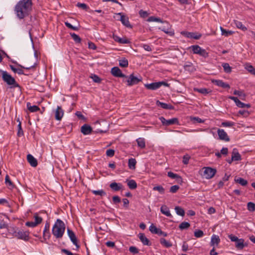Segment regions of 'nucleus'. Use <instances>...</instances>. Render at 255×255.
I'll return each mask as SVG.
<instances>
[{"instance_id": "4c0bfd02", "label": "nucleus", "mask_w": 255, "mask_h": 255, "mask_svg": "<svg viewBox=\"0 0 255 255\" xmlns=\"http://www.w3.org/2000/svg\"><path fill=\"white\" fill-rule=\"evenodd\" d=\"M71 36L73 39L76 43H80L81 42V38L80 36L75 34V33H70Z\"/></svg>"}, {"instance_id": "7c9ffc66", "label": "nucleus", "mask_w": 255, "mask_h": 255, "mask_svg": "<svg viewBox=\"0 0 255 255\" xmlns=\"http://www.w3.org/2000/svg\"><path fill=\"white\" fill-rule=\"evenodd\" d=\"M136 163V161L135 158H129L128 161V166L129 168L130 169H134L135 168Z\"/></svg>"}, {"instance_id": "5fc2aeb1", "label": "nucleus", "mask_w": 255, "mask_h": 255, "mask_svg": "<svg viewBox=\"0 0 255 255\" xmlns=\"http://www.w3.org/2000/svg\"><path fill=\"white\" fill-rule=\"evenodd\" d=\"M232 71V68L230 66L229 64L227 63H224V72L230 73Z\"/></svg>"}, {"instance_id": "864d4df0", "label": "nucleus", "mask_w": 255, "mask_h": 255, "mask_svg": "<svg viewBox=\"0 0 255 255\" xmlns=\"http://www.w3.org/2000/svg\"><path fill=\"white\" fill-rule=\"evenodd\" d=\"M203 235L204 233L201 230H197L194 232V236L196 238H201L203 236Z\"/></svg>"}, {"instance_id": "a211bd4d", "label": "nucleus", "mask_w": 255, "mask_h": 255, "mask_svg": "<svg viewBox=\"0 0 255 255\" xmlns=\"http://www.w3.org/2000/svg\"><path fill=\"white\" fill-rule=\"evenodd\" d=\"M27 160L30 165L32 167H36L37 165V161L31 154L27 155Z\"/></svg>"}, {"instance_id": "0eeeda50", "label": "nucleus", "mask_w": 255, "mask_h": 255, "mask_svg": "<svg viewBox=\"0 0 255 255\" xmlns=\"http://www.w3.org/2000/svg\"><path fill=\"white\" fill-rule=\"evenodd\" d=\"M159 119L163 126H168L172 125H179L178 120L176 118L166 120L163 117H160Z\"/></svg>"}, {"instance_id": "69168bd1", "label": "nucleus", "mask_w": 255, "mask_h": 255, "mask_svg": "<svg viewBox=\"0 0 255 255\" xmlns=\"http://www.w3.org/2000/svg\"><path fill=\"white\" fill-rule=\"evenodd\" d=\"M217 132H218V135L219 136V138L221 140H223V129H218Z\"/></svg>"}, {"instance_id": "79ce46f5", "label": "nucleus", "mask_w": 255, "mask_h": 255, "mask_svg": "<svg viewBox=\"0 0 255 255\" xmlns=\"http://www.w3.org/2000/svg\"><path fill=\"white\" fill-rule=\"evenodd\" d=\"M236 105L241 108H250L251 107V105L249 104H245L240 101L239 102H238V103L236 104Z\"/></svg>"}, {"instance_id": "473e14b6", "label": "nucleus", "mask_w": 255, "mask_h": 255, "mask_svg": "<svg viewBox=\"0 0 255 255\" xmlns=\"http://www.w3.org/2000/svg\"><path fill=\"white\" fill-rule=\"evenodd\" d=\"M137 145L141 148H144L145 147V139L143 138L139 137L136 139Z\"/></svg>"}, {"instance_id": "603ef678", "label": "nucleus", "mask_w": 255, "mask_h": 255, "mask_svg": "<svg viewBox=\"0 0 255 255\" xmlns=\"http://www.w3.org/2000/svg\"><path fill=\"white\" fill-rule=\"evenodd\" d=\"M242 115L244 117H247L249 116L250 113L249 111L245 110H240L238 112V115Z\"/></svg>"}, {"instance_id": "a19ab883", "label": "nucleus", "mask_w": 255, "mask_h": 255, "mask_svg": "<svg viewBox=\"0 0 255 255\" xmlns=\"http://www.w3.org/2000/svg\"><path fill=\"white\" fill-rule=\"evenodd\" d=\"M34 218L35 219L34 223L36 224L37 226L40 224L42 221V218L38 216V213H36L34 214Z\"/></svg>"}, {"instance_id": "09e8293b", "label": "nucleus", "mask_w": 255, "mask_h": 255, "mask_svg": "<svg viewBox=\"0 0 255 255\" xmlns=\"http://www.w3.org/2000/svg\"><path fill=\"white\" fill-rule=\"evenodd\" d=\"M234 94L238 95L242 100H244L246 97V95L242 91L235 90Z\"/></svg>"}, {"instance_id": "ea45409f", "label": "nucleus", "mask_w": 255, "mask_h": 255, "mask_svg": "<svg viewBox=\"0 0 255 255\" xmlns=\"http://www.w3.org/2000/svg\"><path fill=\"white\" fill-rule=\"evenodd\" d=\"M91 192L95 195H100L101 196H103L106 195L105 191L102 189L99 190H92Z\"/></svg>"}, {"instance_id": "f3484780", "label": "nucleus", "mask_w": 255, "mask_h": 255, "mask_svg": "<svg viewBox=\"0 0 255 255\" xmlns=\"http://www.w3.org/2000/svg\"><path fill=\"white\" fill-rule=\"evenodd\" d=\"M50 224L49 223L46 222L43 233V237L45 240L46 238H49L50 235L49 233Z\"/></svg>"}, {"instance_id": "052dcab7", "label": "nucleus", "mask_w": 255, "mask_h": 255, "mask_svg": "<svg viewBox=\"0 0 255 255\" xmlns=\"http://www.w3.org/2000/svg\"><path fill=\"white\" fill-rule=\"evenodd\" d=\"M179 189L178 185L172 186L170 188V192L173 193H176Z\"/></svg>"}, {"instance_id": "e433bc0d", "label": "nucleus", "mask_w": 255, "mask_h": 255, "mask_svg": "<svg viewBox=\"0 0 255 255\" xmlns=\"http://www.w3.org/2000/svg\"><path fill=\"white\" fill-rule=\"evenodd\" d=\"M175 210L176 211V213L177 215L181 216H184L185 215V212L184 209L179 206H176L175 208Z\"/></svg>"}, {"instance_id": "72a5a7b5", "label": "nucleus", "mask_w": 255, "mask_h": 255, "mask_svg": "<svg viewBox=\"0 0 255 255\" xmlns=\"http://www.w3.org/2000/svg\"><path fill=\"white\" fill-rule=\"evenodd\" d=\"M119 66L121 67L126 68L127 67L128 65V60L125 58H123L119 60Z\"/></svg>"}, {"instance_id": "338daca9", "label": "nucleus", "mask_w": 255, "mask_h": 255, "mask_svg": "<svg viewBox=\"0 0 255 255\" xmlns=\"http://www.w3.org/2000/svg\"><path fill=\"white\" fill-rule=\"evenodd\" d=\"M8 228V225L3 221H0V229H6Z\"/></svg>"}, {"instance_id": "9b49d317", "label": "nucleus", "mask_w": 255, "mask_h": 255, "mask_svg": "<svg viewBox=\"0 0 255 255\" xmlns=\"http://www.w3.org/2000/svg\"><path fill=\"white\" fill-rule=\"evenodd\" d=\"M117 15H119L120 16V20L121 21L122 23L126 27L131 28V25H130L128 17L125 15H124L123 13L120 12L117 13Z\"/></svg>"}, {"instance_id": "c756f323", "label": "nucleus", "mask_w": 255, "mask_h": 255, "mask_svg": "<svg viewBox=\"0 0 255 255\" xmlns=\"http://www.w3.org/2000/svg\"><path fill=\"white\" fill-rule=\"evenodd\" d=\"M26 106L28 110L30 112H36L40 110V109L38 106L35 105L31 106V104L29 102L27 103Z\"/></svg>"}, {"instance_id": "bf43d9fd", "label": "nucleus", "mask_w": 255, "mask_h": 255, "mask_svg": "<svg viewBox=\"0 0 255 255\" xmlns=\"http://www.w3.org/2000/svg\"><path fill=\"white\" fill-rule=\"evenodd\" d=\"M139 14L140 17L142 18H145L148 16V13L146 11H144L143 10H140L139 11Z\"/></svg>"}, {"instance_id": "7ed1b4c3", "label": "nucleus", "mask_w": 255, "mask_h": 255, "mask_svg": "<svg viewBox=\"0 0 255 255\" xmlns=\"http://www.w3.org/2000/svg\"><path fill=\"white\" fill-rule=\"evenodd\" d=\"M2 80L8 85L10 86V88L19 87V85L16 83L15 80L6 71L1 70Z\"/></svg>"}, {"instance_id": "4be33fe9", "label": "nucleus", "mask_w": 255, "mask_h": 255, "mask_svg": "<svg viewBox=\"0 0 255 255\" xmlns=\"http://www.w3.org/2000/svg\"><path fill=\"white\" fill-rule=\"evenodd\" d=\"M156 105L158 106H160L162 108L167 110H173L174 107L170 104H167L161 102L159 101H157Z\"/></svg>"}, {"instance_id": "c03bdc74", "label": "nucleus", "mask_w": 255, "mask_h": 255, "mask_svg": "<svg viewBox=\"0 0 255 255\" xmlns=\"http://www.w3.org/2000/svg\"><path fill=\"white\" fill-rule=\"evenodd\" d=\"M17 121L19 122V124L17 126V127H18L17 135L18 136H21L23 135V131L22 129L21 124L19 120H18Z\"/></svg>"}, {"instance_id": "c85d7f7f", "label": "nucleus", "mask_w": 255, "mask_h": 255, "mask_svg": "<svg viewBox=\"0 0 255 255\" xmlns=\"http://www.w3.org/2000/svg\"><path fill=\"white\" fill-rule=\"evenodd\" d=\"M127 182L129 189L133 190L136 188L137 184L134 180H127Z\"/></svg>"}, {"instance_id": "ddd939ff", "label": "nucleus", "mask_w": 255, "mask_h": 255, "mask_svg": "<svg viewBox=\"0 0 255 255\" xmlns=\"http://www.w3.org/2000/svg\"><path fill=\"white\" fill-rule=\"evenodd\" d=\"M81 131L84 135H88L91 133L92 128L87 124H84L81 128Z\"/></svg>"}, {"instance_id": "37998d69", "label": "nucleus", "mask_w": 255, "mask_h": 255, "mask_svg": "<svg viewBox=\"0 0 255 255\" xmlns=\"http://www.w3.org/2000/svg\"><path fill=\"white\" fill-rule=\"evenodd\" d=\"M10 67L12 71L14 72V73H17L19 75H22L24 74L23 71L21 69H17L15 68L13 66L10 65Z\"/></svg>"}, {"instance_id": "49530a36", "label": "nucleus", "mask_w": 255, "mask_h": 255, "mask_svg": "<svg viewBox=\"0 0 255 255\" xmlns=\"http://www.w3.org/2000/svg\"><path fill=\"white\" fill-rule=\"evenodd\" d=\"M248 209L250 212H254L255 211V204L253 202H250L247 205Z\"/></svg>"}, {"instance_id": "f8f14e48", "label": "nucleus", "mask_w": 255, "mask_h": 255, "mask_svg": "<svg viewBox=\"0 0 255 255\" xmlns=\"http://www.w3.org/2000/svg\"><path fill=\"white\" fill-rule=\"evenodd\" d=\"M111 73L115 77L127 78V76L122 73L121 70L118 67H114L112 68L111 69Z\"/></svg>"}, {"instance_id": "412c9836", "label": "nucleus", "mask_w": 255, "mask_h": 255, "mask_svg": "<svg viewBox=\"0 0 255 255\" xmlns=\"http://www.w3.org/2000/svg\"><path fill=\"white\" fill-rule=\"evenodd\" d=\"M242 159L241 156L238 152L237 149L234 148L232 154V160L239 161Z\"/></svg>"}, {"instance_id": "de8ad7c7", "label": "nucleus", "mask_w": 255, "mask_h": 255, "mask_svg": "<svg viewBox=\"0 0 255 255\" xmlns=\"http://www.w3.org/2000/svg\"><path fill=\"white\" fill-rule=\"evenodd\" d=\"M149 230L152 234H157L159 228H156L153 224H151L149 228Z\"/></svg>"}, {"instance_id": "58836bf2", "label": "nucleus", "mask_w": 255, "mask_h": 255, "mask_svg": "<svg viewBox=\"0 0 255 255\" xmlns=\"http://www.w3.org/2000/svg\"><path fill=\"white\" fill-rule=\"evenodd\" d=\"M190 226V224L188 222H183L179 226V228L181 230L187 229Z\"/></svg>"}, {"instance_id": "f704fd0d", "label": "nucleus", "mask_w": 255, "mask_h": 255, "mask_svg": "<svg viewBox=\"0 0 255 255\" xmlns=\"http://www.w3.org/2000/svg\"><path fill=\"white\" fill-rule=\"evenodd\" d=\"M167 175L168 177L172 179H176L178 181H181L182 178L179 175L171 171L167 173Z\"/></svg>"}, {"instance_id": "423d86ee", "label": "nucleus", "mask_w": 255, "mask_h": 255, "mask_svg": "<svg viewBox=\"0 0 255 255\" xmlns=\"http://www.w3.org/2000/svg\"><path fill=\"white\" fill-rule=\"evenodd\" d=\"M203 176L206 179H210L212 178L216 172V170L209 167H205L203 168Z\"/></svg>"}, {"instance_id": "2eb2a0df", "label": "nucleus", "mask_w": 255, "mask_h": 255, "mask_svg": "<svg viewBox=\"0 0 255 255\" xmlns=\"http://www.w3.org/2000/svg\"><path fill=\"white\" fill-rule=\"evenodd\" d=\"M248 246V244L245 243V241L243 239H238L236 242H235V247L239 250H242L245 247Z\"/></svg>"}, {"instance_id": "bb28decb", "label": "nucleus", "mask_w": 255, "mask_h": 255, "mask_svg": "<svg viewBox=\"0 0 255 255\" xmlns=\"http://www.w3.org/2000/svg\"><path fill=\"white\" fill-rule=\"evenodd\" d=\"M160 244L164 247L168 248L172 246V244L171 242L167 241L165 239L162 238L159 240Z\"/></svg>"}, {"instance_id": "b1692460", "label": "nucleus", "mask_w": 255, "mask_h": 255, "mask_svg": "<svg viewBox=\"0 0 255 255\" xmlns=\"http://www.w3.org/2000/svg\"><path fill=\"white\" fill-rule=\"evenodd\" d=\"M160 211L162 214L165 215L167 217H172V215L170 212L169 208L166 205H162L161 207Z\"/></svg>"}, {"instance_id": "6e6d98bb", "label": "nucleus", "mask_w": 255, "mask_h": 255, "mask_svg": "<svg viewBox=\"0 0 255 255\" xmlns=\"http://www.w3.org/2000/svg\"><path fill=\"white\" fill-rule=\"evenodd\" d=\"M212 83L216 85L220 86L221 87H223V82L222 80H213Z\"/></svg>"}, {"instance_id": "1a4fd4ad", "label": "nucleus", "mask_w": 255, "mask_h": 255, "mask_svg": "<svg viewBox=\"0 0 255 255\" xmlns=\"http://www.w3.org/2000/svg\"><path fill=\"white\" fill-rule=\"evenodd\" d=\"M190 48L194 54H197L203 57H206L207 55L206 50L202 49L197 45H192L190 47Z\"/></svg>"}, {"instance_id": "20e7f679", "label": "nucleus", "mask_w": 255, "mask_h": 255, "mask_svg": "<svg viewBox=\"0 0 255 255\" xmlns=\"http://www.w3.org/2000/svg\"><path fill=\"white\" fill-rule=\"evenodd\" d=\"M164 86L165 87H169V84L167 83L161 81L158 82H154L150 84H146L144 85V86L149 90H155L159 88L161 86Z\"/></svg>"}, {"instance_id": "a878e982", "label": "nucleus", "mask_w": 255, "mask_h": 255, "mask_svg": "<svg viewBox=\"0 0 255 255\" xmlns=\"http://www.w3.org/2000/svg\"><path fill=\"white\" fill-rule=\"evenodd\" d=\"M220 241V240L219 239V237L218 236L213 235L211 238L210 245L211 246H213V248L214 247L215 248V245L217 246L218 245V244L219 243Z\"/></svg>"}, {"instance_id": "e2e57ef3", "label": "nucleus", "mask_w": 255, "mask_h": 255, "mask_svg": "<svg viewBox=\"0 0 255 255\" xmlns=\"http://www.w3.org/2000/svg\"><path fill=\"white\" fill-rule=\"evenodd\" d=\"M91 78L93 79L94 82L97 83H100L101 81L100 78L99 76H98L97 75H95V74L91 76Z\"/></svg>"}, {"instance_id": "9d476101", "label": "nucleus", "mask_w": 255, "mask_h": 255, "mask_svg": "<svg viewBox=\"0 0 255 255\" xmlns=\"http://www.w3.org/2000/svg\"><path fill=\"white\" fill-rule=\"evenodd\" d=\"M67 234L72 243L75 245L77 248H79L80 246L78 244L77 239L74 232L69 228H67Z\"/></svg>"}, {"instance_id": "f03ea898", "label": "nucleus", "mask_w": 255, "mask_h": 255, "mask_svg": "<svg viewBox=\"0 0 255 255\" xmlns=\"http://www.w3.org/2000/svg\"><path fill=\"white\" fill-rule=\"evenodd\" d=\"M65 225L64 223L60 219H57L53 226L52 233L57 239L61 238L65 232Z\"/></svg>"}, {"instance_id": "680f3d73", "label": "nucleus", "mask_w": 255, "mask_h": 255, "mask_svg": "<svg viewBox=\"0 0 255 255\" xmlns=\"http://www.w3.org/2000/svg\"><path fill=\"white\" fill-rule=\"evenodd\" d=\"M190 158V156L189 155L186 154V155H184L183 157V161H182L183 163L184 164H187L189 162V160Z\"/></svg>"}, {"instance_id": "5701e85b", "label": "nucleus", "mask_w": 255, "mask_h": 255, "mask_svg": "<svg viewBox=\"0 0 255 255\" xmlns=\"http://www.w3.org/2000/svg\"><path fill=\"white\" fill-rule=\"evenodd\" d=\"M161 23V25L159 27V29L163 32H169V28L170 27L169 23L167 21L160 22Z\"/></svg>"}, {"instance_id": "4d7b16f0", "label": "nucleus", "mask_w": 255, "mask_h": 255, "mask_svg": "<svg viewBox=\"0 0 255 255\" xmlns=\"http://www.w3.org/2000/svg\"><path fill=\"white\" fill-rule=\"evenodd\" d=\"M129 251L133 254H137L139 253L138 249L134 246L130 247L129 248Z\"/></svg>"}, {"instance_id": "a18cd8bd", "label": "nucleus", "mask_w": 255, "mask_h": 255, "mask_svg": "<svg viewBox=\"0 0 255 255\" xmlns=\"http://www.w3.org/2000/svg\"><path fill=\"white\" fill-rule=\"evenodd\" d=\"M5 183L8 186L13 188L14 185L9 179V176L6 175L5 178Z\"/></svg>"}, {"instance_id": "13d9d810", "label": "nucleus", "mask_w": 255, "mask_h": 255, "mask_svg": "<svg viewBox=\"0 0 255 255\" xmlns=\"http://www.w3.org/2000/svg\"><path fill=\"white\" fill-rule=\"evenodd\" d=\"M148 21H156V22H161V20L159 18L156 17L155 16H150L148 17L147 19Z\"/></svg>"}, {"instance_id": "39448f33", "label": "nucleus", "mask_w": 255, "mask_h": 255, "mask_svg": "<svg viewBox=\"0 0 255 255\" xmlns=\"http://www.w3.org/2000/svg\"><path fill=\"white\" fill-rule=\"evenodd\" d=\"M29 233L28 231H18L17 232L14 231L13 233V236L17 239L23 240L25 241L29 240Z\"/></svg>"}, {"instance_id": "dca6fc26", "label": "nucleus", "mask_w": 255, "mask_h": 255, "mask_svg": "<svg viewBox=\"0 0 255 255\" xmlns=\"http://www.w3.org/2000/svg\"><path fill=\"white\" fill-rule=\"evenodd\" d=\"M184 36L193 38L195 39H199L201 37L202 35L200 33H181Z\"/></svg>"}, {"instance_id": "c9c22d12", "label": "nucleus", "mask_w": 255, "mask_h": 255, "mask_svg": "<svg viewBox=\"0 0 255 255\" xmlns=\"http://www.w3.org/2000/svg\"><path fill=\"white\" fill-rule=\"evenodd\" d=\"M235 24L239 29L242 31H246L248 30L247 28L245 26H244L241 22L239 21H235Z\"/></svg>"}, {"instance_id": "8fccbe9b", "label": "nucleus", "mask_w": 255, "mask_h": 255, "mask_svg": "<svg viewBox=\"0 0 255 255\" xmlns=\"http://www.w3.org/2000/svg\"><path fill=\"white\" fill-rule=\"evenodd\" d=\"M153 190L154 191H158L161 194H164L165 191L163 187L161 186H154L153 188Z\"/></svg>"}, {"instance_id": "cd10ccee", "label": "nucleus", "mask_w": 255, "mask_h": 255, "mask_svg": "<svg viewBox=\"0 0 255 255\" xmlns=\"http://www.w3.org/2000/svg\"><path fill=\"white\" fill-rule=\"evenodd\" d=\"M234 181L236 183H239L243 186H246L248 183L247 180H245L241 177L237 178V177H235Z\"/></svg>"}, {"instance_id": "3c124183", "label": "nucleus", "mask_w": 255, "mask_h": 255, "mask_svg": "<svg viewBox=\"0 0 255 255\" xmlns=\"http://www.w3.org/2000/svg\"><path fill=\"white\" fill-rule=\"evenodd\" d=\"M65 25L71 30L78 31L79 30V26H74L68 22H65Z\"/></svg>"}, {"instance_id": "6ab92c4d", "label": "nucleus", "mask_w": 255, "mask_h": 255, "mask_svg": "<svg viewBox=\"0 0 255 255\" xmlns=\"http://www.w3.org/2000/svg\"><path fill=\"white\" fill-rule=\"evenodd\" d=\"M138 238L144 245L150 246L151 245L149 240L145 237L143 233H139L138 234Z\"/></svg>"}, {"instance_id": "393cba45", "label": "nucleus", "mask_w": 255, "mask_h": 255, "mask_svg": "<svg viewBox=\"0 0 255 255\" xmlns=\"http://www.w3.org/2000/svg\"><path fill=\"white\" fill-rule=\"evenodd\" d=\"M113 38H114V40L116 41L119 42L120 43L127 44V43H129V41L128 39L125 38H120L119 36L115 35L114 33H113Z\"/></svg>"}, {"instance_id": "2f4dec72", "label": "nucleus", "mask_w": 255, "mask_h": 255, "mask_svg": "<svg viewBox=\"0 0 255 255\" xmlns=\"http://www.w3.org/2000/svg\"><path fill=\"white\" fill-rule=\"evenodd\" d=\"M245 68L251 74L255 76V68L252 65L247 63L245 65Z\"/></svg>"}, {"instance_id": "774afa93", "label": "nucleus", "mask_w": 255, "mask_h": 255, "mask_svg": "<svg viewBox=\"0 0 255 255\" xmlns=\"http://www.w3.org/2000/svg\"><path fill=\"white\" fill-rule=\"evenodd\" d=\"M77 6L78 7L81 8L83 9H87V8H88L87 5L85 3H84L78 2L77 4Z\"/></svg>"}, {"instance_id": "0e129e2a", "label": "nucleus", "mask_w": 255, "mask_h": 255, "mask_svg": "<svg viewBox=\"0 0 255 255\" xmlns=\"http://www.w3.org/2000/svg\"><path fill=\"white\" fill-rule=\"evenodd\" d=\"M115 154V150L112 149H108L106 151V155L109 157H113Z\"/></svg>"}, {"instance_id": "4468645a", "label": "nucleus", "mask_w": 255, "mask_h": 255, "mask_svg": "<svg viewBox=\"0 0 255 255\" xmlns=\"http://www.w3.org/2000/svg\"><path fill=\"white\" fill-rule=\"evenodd\" d=\"M64 115V111L60 106H58L55 113V119L60 121Z\"/></svg>"}, {"instance_id": "6e6552de", "label": "nucleus", "mask_w": 255, "mask_h": 255, "mask_svg": "<svg viewBox=\"0 0 255 255\" xmlns=\"http://www.w3.org/2000/svg\"><path fill=\"white\" fill-rule=\"evenodd\" d=\"M142 78L140 76L137 77L134 76L133 74H130L127 80L128 85L131 86L133 85L137 84L139 82L141 81Z\"/></svg>"}, {"instance_id": "f257e3e1", "label": "nucleus", "mask_w": 255, "mask_h": 255, "mask_svg": "<svg viewBox=\"0 0 255 255\" xmlns=\"http://www.w3.org/2000/svg\"><path fill=\"white\" fill-rule=\"evenodd\" d=\"M31 0H21L14 7V12L17 17L22 19L29 15L32 10Z\"/></svg>"}, {"instance_id": "aec40b11", "label": "nucleus", "mask_w": 255, "mask_h": 255, "mask_svg": "<svg viewBox=\"0 0 255 255\" xmlns=\"http://www.w3.org/2000/svg\"><path fill=\"white\" fill-rule=\"evenodd\" d=\"M110 187L114 191H118L122 189L123 185L121 183L114 182L110 184Z\"/></svg>"}]
</instances>
